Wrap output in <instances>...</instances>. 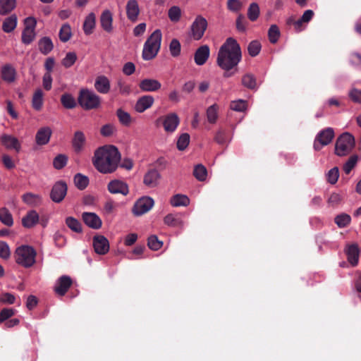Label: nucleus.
<instances>
[{"mask_svg": "<svg viewBox=\"0 0 361 361\" xmlns=\"http://www.w3.org/2000/svg\"><path fill=\"white\" fill-rule=\"evenodd\" d=\"M1 75L4 81L7 83H13L16 79V70L10 63L4 65L1 68Z\"/></svg>", "mask_w": 361, "mask_h": 361, "instance_id": "6ab92c4d", "label": "nucleus"}, {"mask_svg": "<svg viewBox=\"0 0 361 361\" xmlns=\"http://www.w3.org/2000/svg\"><path fill=\"white\" fill-rule=\"evenodd\" d=\"M210 49L208 45L200 46L195 51L194 60L197 66L204 65L209 57Z\"/></svg>", "mask_w": 361, "mask_h": 361, "instance_id": "412c9836", "label": "nucleus"}, {"mask_svg": "<svg viewBox=\"0 0 361 361\" xmlns=\"http://www.w3.org/2000/svg\"><path fill=\"white\" fill-rule=\"evenodd\" d=\"M193 175L198 180L204 181L207 176V169L202 164H197L194 169Z\"/></svg>", "mask_w": 361, "mask_h": 361, "instance_id": "a18cd8bd", "label": "nucleus"}, {"mask_svg": "<svg viewBox=\"0 0 361 361\" xmlns=\"http://www.w3.org/2000/svg\"><path fill=\"white\" fill-rule=\"evenodd\" d=\"M72 36L71 26L68 23L63 24L59 30V39L63 42H68Z\"/></svg>", "mask_w": 361, "mask_h": 361, "instance_id": "c03bdc74", "label": "nucleus"}, {"mask_svg": "<svg viewBox=\"0 0 361 361\" xmlns=\"http://www.w3.org/2000/svg\"><path fill=\"white\" fill-rule=\"evenodd\" d=\"M147 245L151 250H158L161 247L163 243L161 241L159 240L156 235H151L148 238Z\"/></svg>", "mask_w": 361, "mask_h": 361, "instance_id": "680f3d73", "label": "nucleus"}, {"mask_svg": "<svg viewBox=\"0 0 361 361\" xmlns=\"http://www.w3.org/2000/svg\"><path fill=\"white\" fill-rule=\"evenodd\" d=\"M190 142V135L188 133L182 134L177 141V148L183 151L188 146Z\"/></svg>", "mask_w": 361, "mask_h": 361, "instance_id": "4d7b16f0", "label": "nucleus"}, {"mask_svg": "<svg viewBox=\"0 0 361 361\" xmlns=\"http://www.w3.org/2000/svg\"><path fill=\"white\" fill-rule=\"evenodd\" d=\"M108 190L111 194H121L126 195L128 194L129 189L126 183L120 180H111L107 185Z\"/></svg>", "mask_w": 361, "mask_h": 361, "instance_id": "ddd939ff", "label": "nucleus"}, {"mask_svg": "<svg viewBox=\"0 0 361 361\" xmlns=\"http://www.w3.org/2000/svg\"><path fill=\"white\" fill-rule=\"evenodd\" d=\"M189 203V198L184 195H176L171 200V204L173 207L187 206Z\"/></svg>", "mask_w": 361, "mask_h": 361, "instance_id": "ea45409f", "label": "nucleus"}, {"mask_svg": "<svg viewBox=\"0 0 361 361\" xmlns=\"http://www.w3.org/2000/svg\"><path fill=\"white\" fill-rule=\"evenodd\" d=\"M95 90L101 94H107L111 88L109 79L105 75H99L94 81Z\"/></svg>", "mask_w": 361, "mask_h": 361, "instance_id": "4be33fe9", "label": "nucleus"}, {"mask_svg": "<svg viewBox=\"0 0 361 361\" xmlns=\"http://www.w3.org/2000/svg\"><path fill=\"white\" fill-rule=\"evenodd\" d=\"M180 123L178 115L175 113H171L163 118V126L166 132L173 133L177 128Z\"/></svg>", "mask_w": 361, "mask_h": 361, "instance_id": "2eb2a0df", "label": "nucleus"}, {"mask_svg": "<svg viewBox=\"0 0 361 361\" xmlns=\"http://www.w3.org/2000/svg\"><path fill=\"white\" fill-rule=\"evenodd\" d=\"M38 45L40 52L44 55L48 54L54 47L51 39L48 37L42 38L39 41Z\"/></svg>", "mask_w": 361, "mask_h": 361, "instance_id": "f704fd0d", "label": "nucleus"}, {"mask_svg": "<svg viewBox=\"0 0 361 361\" xmlns=\"http://www.w3.org/2000/svg\"><path fill=\"white\" fill-rule=\"evenodd\" d=\"M17 16L15 14L6 18L2 23V30L7 33H9L15 30L17 26Z\"/></svg>", "mask_w": 361, "mask_h": 361, "instance_id": "2f4dec72", "label": "nucleus"}, {"mask_svg": "<svg viewBox=\"0 0 361 361\" xmlns=\"http://www.w3.org/2000/svg\"><path fill=\"white\" fill-rule=\"evenodd\" d=\"M259 7L257 3H252L247 9V17L251 21H255L259 16Z\"/></svg>", "mask_w": 361, "mask_h": 361, "instance_id": "49530a36", "label": "nucleus"}, {"mask_svg": "<svg viewBox=\"0 0 361 361\" xmlns=\"http://www.w3.org/2000/svg\"><path fill=\"white\" fill-rule=\"evenodd\" d=\"M351 217L347 214H341L335 217V223L339 228H345L350 224Z\"/></svg>", "mask_w": 361, "mask_h": 361, "instance_id": "de8ad7c7", "label": "nucleus"}, {"mask_svg": "<svg viewBox=\"0 0 361 361\" xmlns=\"http://www.w3.org/2000/svg\"><path fill=\"white\" fill-rule=\"evenodd\" d=\"M350 99L355 102L361 104V90L357 88H352L348 94Z\"/></svg>", "mask_w": 361, "mask_h": 361, "instance_id": "338daca9", "label": "nucleus"}, {"mask_svg": "<svg viewBox=\"0 0 361 361\" xmlns=\"http://www.w3.org/2000/svg\"><path fill=\"white\" fill-rule=\"evenodd\" d=\"M84 223L90 228L99 229L101 228L102 222L100 217L93 212H84L82 215Z\"/></svg>", "mask_w": 361, "mask_h": 361, "instance_id": "dca6fc26", "label": "nucleus"}, {"mask_svg": "<svg viewBox=\"0 0 361 361\" xmlns=\"http://www.w3.org/2000/svg\"><path fill=\"white\" fill-rule=\"evenodd\" d=\"M22 200L24 203L30 207H37L42 204V197L39 195L27 192L23 195Z\"/></svg>", "mask_w": 361, "mask_h": 361, "instance_id": "7c9ffc66", "label": "nucleus"}, {"mask_svg": "<svg viewBox=\"0 0 361 361\" xmlns=\"http://www.w3.org/2000/svg\"><path fill=\"white\" fill-rule=\"evenodd\" d=\"M0 221L7 226H11L13 224V219L11 213L6 207L0 209Z\"/></svg>", "mask_w": 361, "mask_h": 361, "instance_id": "4c0bfd02", "label": "nucleus"}, {"mask_svg": "<svg viewBox=\"0 0 361 361\" xmlns=\"http://www.w3.org/2000/svg\"><path fill=\"white\" fill-rule=\"evenodd\" d=\"M36 251L28 245H21L16 250V262L25 268H29L35 263Z\"/></svg>", "mask_w": 361, "mask_h": 361, "instance_id": "20e7f679", "label": "nucleus"}, {"mask_svg": "<svg viewBox=\"0 0 361 361\" xmlns=\"http://www.w3.org/2000/svg\"><path fill=\"white\" fill-rule=\"evenodd\" d=\"M181 16V11L178 6H173L169 10V18L173 22H178Z\"/></svg>", "mask_w": 361, "mask_h": 361, "instance_id": "e2e57ef3", "label": "nucleus"}, {"mask_svg": "<svg viewBox=\"0 0 361 361\" xmlns=\"http://www.w3.org/2000/svg\"><path fill=\"white\" fill-rule=\"evenodd\" d=\"M358 161L357 155L351 156L343 165V171L346 174H349L352 169L355 166Z\"/></svg>", "mask_w": 361, "mask_h": 361, "instance_id": "5fc2aeb1", "label": "nucleus"}, {"mask_svg": "<svg viewBox=\"0 0 361 361\" xmlns=\"http://www.w3.org/2000/svg\"><path fill=\"white\" fill-rule=\"evenodd\" d=\"M51 135V130L49 127L40 128L36 133L35 140L37 145H44L49 142Z\"/></svg>", "mask_w": 361, "mask_h": 361, "instance_id": "cd10ccee", "label": "nucleus"}, {"mask_svg": "<svg viewBox=\"0 0 361 361\" xmlns=\"http://www.w3.org/2000/svg\"><path fill=\"white\" fill-rule=\"evenodd\" d=\"M116 116L120 123L126 126L130 125L132 122V118L129 113L123 111L122 109H118L116 111Z\"/></svg>", "mask_w": 361, "mask_h": 361, "instance_id": "79ce46f5", "label": "nucleus"}, {"mask_svg": "<svg viewBox=\"0 0 361 361\" xmlns=\"http://www.w3.org/2000/svg\"><path fill=\"white\" fill-rule=\"evenodd\" d=\"M346 255L348 262L353 265L356 266L359 261L360 250L357 245L353 244L346 249Z\"/></svg>", "mask_w": 361, "mask_h": 361, "instance_id": "c85d7f7f", "label": "nucleus"}, {"mask_svg": "<svg viewBox=\"0 0 361 361\" xmlns=\"http://www.w3.org/2000/svg\"><path fill=\"white\" fill-rule=\"evenodd\" d=\"M61 102L66 109H73L76 106L75 98L71 94H63L61 97Z\"/></svg>", "mask_w": 361, "mask_h": 361, "instance_id": "37998d69", "label": "nucleus"}, {"mask_svg": "<svg viewBox=\"0 0 361 361\" xmlns=\"http://www.w3.org/2000/svg\"><path fill=\"white\" fill-rule=\"evenodd\" d=\"M86 137L82 131H76L72 139V147L76 153H80L85 148Z\"/></svg>", "mask_w": 361, "mask_h": 361, "instance_id": "b1692460", "label": "nucleus"}, {"mask_svg": "<svg viewBox=\"0 0 361 361\" xmlns=\"http://www.w3.org/2000/svg\"><path fill=\"white\" fill-rule=\"evenodd\" d=\"M119 204L118 202L109 199L104 203V210L106 214H111L116 210Z\"/></svg>", "mask_w": 361, "mask_h": 361, "instance_id": "bf43d9fd", "label": "nucleus"}, {"mask_svg": "<svg viewBox=\"0 0 361 361\" xmlns=\"http://www.w3.org/2000/svg\"><path fill=\"white\" fill-rule=\"evenodd\" d=\"M1 144L10 150H15L19 152L21 149V143L18 139L11 135L3 134L0 137Z\"/></svg>", "mask_w": 361, "mask_h": 361, "instance_id": "f8f14e48", "label": "nucleus"}, {"mask_svg": "<svg viewBox=\"0 0 361 361\" xmlns=\"http://www.w3.org/2000/svg\"><path fill=\"white\" fill-rule=\"evenodd\" d=\"M72 285V279L70 276L63 275L59 277L54 286L55 293L61 296L64 295Z\"/></svg>", "mask_w": 361, "mask_h": 361, "instance_id": "4468645a", "label": "nucleus"}, {"mask_svg": "<svg viewBox=\"0 0 361 361\" xmlns=\"http://www.w3.org/2000/svg\"><path fill=\"white\" fill-rule=\"evenodd\" d=\"M261 49L262 46L260 42L257 40H254L249 44L247 51L249 54L251 56L254 57L259 54V53L261 51Z\"/></svg>", "mask_w": 361, "mask_h": 361, "instance_id": "3c124183", "label": "nucleus"}, {"mask_svg": "<svg viewBox=\"0 0 361 361\" xmlns=\"http://www.w3.org/2000/svg\"><path fill=\"white\" fill-rule=\"evenodd\" d=\"M164 224L171 227H180L183 226V221L178 215L169 214L164 217Z\"/></svg>", "mask_w": 361, "mask_h": 361, "instance_id": "72a5a7b5", "label": "nucleus"}, {"mask_svg": "<svg viewBox=\"0 0 361 361\" xmlns=\"http://www.w3.org/2000/svg\"><path fill=\"white\" fill-rule=\"evenodd\" d=\"M37 21L32 17L25 19V28L22 32V42L25 44H30L35 37V27Z\"/></svg>", "mask_w": 361, "mask_h": 361, "instance_id": "1a4fd4ad", "label": "nucleus"}, {"mask_svg": "<svg viewBox=\"0 0 361 361\" xmlns=\"http://www.w3.org/2000/svg\"><path fill=\"white\" fill-rule=\"evenodd\" d=\"M77 60V55L75 52H68L62 60V65L66 68L71 67Z\"/></svg>", "mask_w": 361, "mask_h": 361, "instance_id": "6e6d98bb", "label": "nucleus"}, {"mask_svg": "<svg viewBox=\"0 0 361 361\" xmlns=\"http://www.w3.org/2000/svg\"><path fill=\"white\" fill-rule=\"evenodd\" d=\"M334 137V131L332 128H326L319 131L314 141V149L319 151L324 146L329 145Z\"/></svg>", "mask_w": 361, "mask_h": 361, "instance_id": "6e6552de", "label": "nucleus"}, {"mask_svg": "<svg viewBox=\"0 0 361 361\" xmlns=\"http://www.w3.org/2000/svg\"><path fill=\"white\" fill-rule=\"evenodd\" d=\"M159 178L160 174L158 171L156 169H151L145 173L143 183L148 187L154 188L157 185Z\"/></svg>", "mask_w": 361, "mask_h": 361, "instance_id": "bb28decb", "label": "nucleus"}, {"mask_svg": "<svg viewBox=\"0 0 361 361\" xmlns=\"http://www.w3.org/2000/svg\"><path fill=\"white\" fill-rule=\"evenodd\" d=\"M241 57L240 45L235 39L229 37L218 51L216 63L222 70L228 71L239 63Z\"/></svg>", "mask_w": 361, "mask_h": 361, "instance_id": "f03ea898", "label": "nucleus"}, {"mask_svg": "<svg viewBox=\"0 0 361 361\" xmlns=\"http://www.w3.org/2000/svg\"><path fill=\"white\" fill-rule=\"evenodd\" d=\"M154 200L149 197L140 198L134 204L133 213L135 216H141L149 212L154 205Z\"/></svg>", "mask_w": 361, "mask_h": 361, "instance_id": "9d476101", "label": "nucleus"}, {"mask_svg": "<svg viewBox=\"0 0 361 361\" xmlns=\"http://www.w3.org/2000/svg\"><path fill=\"white\" fill-rule=\"evenodd\" d=\"M339 177V171L338 167H334L326 173L327 181L331 184H335Z\"/></svg>", "mask_w": 361, "mask_h": 361, "instance_id": "13d9d810", "label": "nucleus"}, {"mask_svg": "<svg viewBox=\"0 0 361 361\" xmlns=\"http://www.w3.org/2000/svg\"><path fill=\"white\" fill-rule=\"evenodd\" d=\"M66 224L67 226L73 232L78 233H82V225L78 219L72 216L67 217L66 219Z\"/></svg>", "mask_w": 361, "mask_h": 361, "instance_id": "a19ab883", "label": "nucleus"}, {"mask_svg": "<svg viewBox=\"0 0 361 361\" xmlns=\"http://www.w3.org/2000/svg\"><path fill=\"white\" fill-rule=\"evenodd\" d=\"M161 87V82L152 78H145L140 82L139 87L142 92H156Z\"/></svg>", "mask_w": 361, "mask_h": 361, "instance_id": "aec40b11", "label": "nucleus"}, {"mask_svg": "<svg viewBox=\"0 0 361 361\" xmlns=\"http://www.w3.org/2000/svg\"><path fill=\"white\" fill-rule=\"evenodd\" d=\"M219 106L216 104L211 105L207 109L206 114L209 123H215L218 118Z\"/></svg>", "mask_w": 361, "mask_h": 361, "instance_id": "58836bf2", "label": "nucleus"}, {"mask_svg": "<svg viewBox=\"0 0 361 361\" xmlns=\"http://www.w3.org/2000/svg\"><path fill=\"white\" fill-rule=\"evenodd\" d=\"M121 154L118 149L112 145L97 149L94 154L92 163L96 169L102 173H111L118 168Z\"/></svg>", "mask_w": 361, "mask_h": 361, "instance_id": "f257e3e1", "label": "nucleus"}, {"mask_svg": "<svg viewBox=\"0 0 361 361\" xmlns=\"http://www.w3.org/2000/svg\"><path fill=\"white\" fill-rule=\"evenodd\" d=\"M67 193V185L63 181L56 182L51 191L50 197L53 202L59 203Z\"/></svg>", "mask_w": 361, "mask_h": 361, "instance_id": "9b49d317", "label": "nucleus"}, {"mask_svg": "<svg viewBox=\"0 0 361 361\" xmlns=\"http://www.w3.org/2000/svg\"><path fill=\"white\" fill-rule=\"evenodd\" d=\"M100 24L102 28L106 32L109 33L113 31V14L109 10L106 9L102 13Z\"/></svg>", "mask_w": 361, "mask_h": 361, "instance_id": "5701e85b", "label": "nucleus"}, {"mask_svg": "<svg viewBox=\"0 0 361 361\" xmlns=\"http://www.w3.org/2000/svg\"><path fill=\"white\" fill-rule=\"evenodd\" d=\"M116 90H118V94L127 96L131 92V86L123 79L119 78L116 81Z\"/></svg>", "mask_w": 361, "mask_h": 361, "instance_id": "c9c22d12", "label": "nucleus"}, {"mask_svg": "<svg viewBox=\"0 0 361 361\" xmlns=\"http://www.w3.org/2000/svg\"><path fill=\"white\" fill-rule=\"evenodd\" d=\"M242 84L250 89H254L257 86L255 78L252 74H246L242 78Z\"/></svg>", "mask_w": 361, "mask_h": 361, "instance_id": "864d4df0", "label": "nucleus"}, {"mask_svg": "<svg viewBox=\"0 0 361 361\" xmlns=\"http://www.w3.org/2000/svg\"><path fill=\"white\" fill-rule=\"evenodd\" d=\"M140 14V8L137 0H128L126 4V15L128 18L135 22Z\"/></svg>", "mask_w": 361, "mask_h": 361, "instance_id": "393cba45", "label": "nucleus"}, {"mask_svg": "<svg viewBox=\"0 0 361 361\" xmlns=\"http://www.w3.org/2000/svg\"><path fill=\"white\" fill-rule=\"evenodd\" d=\"M16 302V297L10 293H4L0 296V302L11 305Z\"/></svg>", "mask_w": 361, "mask_h": 361, "instance_id": "774afa93", "label": "nucleus"}, {"mask_svg": "<svg viewBox=\"0 0 361 361\" xmlns=\"http://www.w3.org/2000/svg\"><path fill=\"white\" fill-rule=\"evenodd\" d=\"M154 102V99L151 95H144L140 97L135 104V110L138 113H143L152 107Z\"/></svg>", "mask_w": 361, "mask_h": 361, "instance_id": "a211bd4d", "label": "nucleus"}, {"mask_svg": "<svg viewBox=\"0 0 361 361\" xmlns=\"http://www.w3.org/2000/svg\"><path fill=\"white\" fill-rule=\"evenodd\" d=\"M16 313V310L12 308H4L0 312V323L4 322L6 319L13 316Z\"/></svg>", "mask_w": 361, "mask_h": 361, "instance_id": "69168bd1", "label": "nucleus"}, {"mask_svg": "<svg viewBox=\"0 0 361 361\" xmlns=\"http://www.w3.org/2000/svg\"><path fill=\"white\" fill-rule=\"evenodd\" d=\"M268 37L271 43L275 44L280 37V31L276 25H271L268 31Z\"/></svg>", "mask_w": 361, "mask_h": 361, "instance_id": "8fccbe9b", "label": "nucleus"}, {"mask_svg": "<svg viewBox=\"0 0 361 361\" xmlns=\"http://www.w3.org/2000/svg\"><path fill=\"white\" fill-rule=\"evenodd\" d=\"M16 6V0H0V15L5 16L11 13Z\"/></svg>", "mask_w": 361, "mask_h": 361, "instance_id": "473e14b6", "label": "nucleus"}, {"mask_svg": "<svg viewBox=\"0 0 361 361\" xmlns=\"http://www.w3.org/2000/svg\"><path fill=\"white\" fill-rule=\"evenodd\" d=\"M230 107L232 110L235 111H243L246 109V102L243 99L233 101L231 103Z\"/></svg>", "mask_w": 361, "mask_h": 361, "instance_id": "0e129e2a", "label": "nucleus"}, {"mask_svg": "<svg viewBox=\"0 0 361 361\" xmlns=\"http://www.w3.org/2000/svg\"><path fill=\"white\" fill-rule=\"evenodd\" d=\"M170 53L173 56H178L180 54V44L176 39L171 40L169 44Z\"/></svg>", "mask_w": 361, "mask_h": 361, "instance_id": "052dcab7", "label": "nucleus"}, {"mask_svg": "<svg viewBox=\"0 0 361 361\" xmlns=\"http://www.w3.org/2000/svg\"><path fill=\"white\" fill-rule=\"evenodd\" d=\"M68 157L65 154L57 155L53 161V166L56 169H63L67 164Z\"/></svg>", "mask_w": 361, "mask_h": 361, "instance_id": "603ef678", "label": "nucleus"}, {"mask_svg": "<svg viewBox=\"0 0 361 361\" xmlns=\"http://www.w3.org/2000/svg\"><path fill=\"white\" fill-rule=\"evenodd\" d=\"M96 25V16L94 13H89L83 23V31L86 35H90L93 32Z\"/></svg>", "mask_w": 361, "mask_h": 361, "instance_id": "c756f323", "label": "nucleus"}, {"mask_svg": "<svg viewBox=\"0 0 361 361\" xmlns=\"http://www.w3.org/2000/svg\"><path fill=\"white\" fill-rule=\"evenodd\" d=\"M74 183L78 189L83 190L87 186L89 179L87 176L78 173L74 177Z\"/></svg>", "mask_w": 361, "mask_h": 361, "instance_id": "09e8293b", "label": "nucleus"}, {"mask_svg": "<svg viewBox=\"0 0 361 361\" xmlns=\"http://www.w3.org/2000/svg\"><path fill=\"white\" fill-rule=\"evenodd\" d=\"M78 103L84 109L90 110L99 106L101 99L93 91L82 89L79 93Z\"/></svg>", "mask_w": 361, "mask_h": 361, "instance_id": "39448f33", "label": "nucleus"}, {"mask_svg": "<svg viewBox=\"0 0 361 361\" xmlns=\"http://www.w3.org/2000/svg\"><path fill=\"white\" fill-rule=\"evenodd\" d=\"M161 32L159 30H154L145 42L142 50V58L149 61L154 58L160 49Z\"/></svg>", "mask_w": 361, "mask_h": 361, "instance_id": "7ed1b4c3", "label": "nucleus"}, {"mask_svg": "<svg viewBox=\"0 0 361 361\" xmlns=\"http://www.w3.org/2000/svg\"><path fill=\"white\" fill-rule=\"evenodd\" d=\"M93 247L97 254L104 255L109 250V243L104 236L97 235L93 238Z\"/></svg>", "mask_w": 361, "mask_h": 361, "instance_id": "f3484780", "label": "nucleus"}, {"mask_svg": "<svg viewBox=\"0 0 361 361\" xmlns=\"http://www.w3.org/2000/svg\"><path fill=\"white\" fill-rule=\"evenodd\" d=\"M208 27V23L205 18L198 15L190 25V37L194 40H200L202 38Z\"/></svg>", "mask_w": 361, "mask_h": 361, "instance_id": "0eeeda50", "label": "nucleus"}, {"mask_svg": "<svg viewBox=\"0 0 361 361\" xmlns=\"http://www.w3.org/2000/svg\"><path fill=\"white\" fill-rule=\"evenodd\" d=\"M355 146L354 137L350 133H343L336 140L335 153L339 157L348 154Z\"/></svg>", "mask_w": 361, "mask_h": 361, "instance_id": "423d86ee", "label": "nucleus"}, {"mask_svg": "<svg viewBox=\"0 0 361 361\" xmlns=\"http://www.w3.org/2000/svg\"><path fill=\"white\" fill-rule=\"evenodd\" d=\"M43 92L41 89H37L35 90L32 99V107L37 110H41L43 105Z\"/></svg>", "mask_w": 361, "mask_h": 361, "instance_id": "e433bc0d", "label": "nucleus"}, {"mask_svg": "<svg viewBox=\"0 0 361 361\" xmlns=\"http://www.w3.org/2000/svg\"><path fill=\"white\" fill-rule=\"evenodd\" d=\"M39 220V216L35 210H30L22 219V225L27 228L34 227Z\"/></svg>", "mask_w": 361, "mask_h": 361, "instance_id": "a878e982", "label": "nucleus"}]
</instances>
